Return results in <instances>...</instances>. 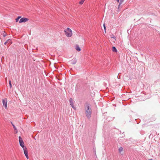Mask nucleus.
Wrapping results in <instances>:
<instances>
[{
	"mask_svg": "<svg viewBox=\"0 0 160 160\" xmlns=\"http://www.w3.org/2000/svg\"><path fill=\"white\" fill-rule=\"evenodd\" d=\"M85 108L86 116L88 118H90L92 114V109L90 108V104L88 103L86 104Z\"/></svg>",
	"mask_w": 160,
	"mask_h": 160,
	"instance_id": "1",
	"label": "nucleus"
},
{
	"mask_svg": "<svg viewBox=\"0 0 160 160\" xmlns=\"http://www.w3.org/2000/svg\"><path fill=\"white\" fill-rule=\"evenodd\" d=\"M65 34L68 37H71L72 35L71 30L69 28H68L67 30L64 31Z\"/></svg>",
	"mask_w": 160,
	"mask_h": 160,
	"instance_id": "2",
	"label": "nucleus"
},
{
	"mask_svg": "<svg viewBox=\"0 0 160 160\" xmlns=\"http://www.w3.org/2000/svg\"><path fill=\"white\" fill-rule=\"evenodd\" d=\"M2 100L3 106L5 107V109H8V107L7 106V103L8 101L7 99L4 98L3 99H2Z\"/></svg>",
	"mask_w": 160,
	"mask_h": 160,
	"instance_id": "3",
	"label": "nucleus"
},
{
	"mask_svg": "<svg viewBox=\"0 0 160 160\" xmlns=\"http://www.w3.org/2000/svg\"><path fill=\"white\" fill-rule=\"evenodd\" d=\"M19 141L20 145L22 147V148H23L24 147H26L25 146H24V142L22 138L20 136L19 137Z\"/></svg>",
	"mask_w": 160,
	"mask_h": 160,
	"instance_id": "4",
	"label": "nucleus"
},
{
	"mask_svg": "<svg viewBox=\"0 0 160 160\" xmlns=\"http://www.w3.org/2000/svg\"><path fill=\"white\" fill-rule=\"evenodd\" d=\"M24 153L27 159H28V151L26 147H24L23 148Z\"/></svg>",
	"mask_w": 160,
	"mask_h": 160,
	"instance_id": "5",
	"label": "nucleus"
},
{
	"mask_svg": "<svg viewBox=\"0 0 160 160\" xmlns=\"http://www.w3.org/2000/svg\"><path fill=\"white\" fill-rule=\"evenodd\" d=\"M28 18H22L20 19L19 23H20L23 22H25L28 21Z\"/></svg>",
	"mask_w": 160,
	"mask_h": 160,
	"instance_id": "6",
	"label": "nucleus"
},
{
	"mask_svg": "<svg viewBox=\"0 0 160 160\" xmlns=\"http://www.w3.org/2000/svg\"><path fill=\"white\" fill-rule=\"evenodd\" d=\"M124 1V0H120L119 5L118 6V11H120V10H119V9L120 7V5Z\"/></svg>",
	"mask_w": 160,
	"mask_h": 160,
	"instance_id": "7",
	"label": "nucleus"
},
{
	"mask_svg": "<svg viewBox=\"0 0 160 160\" xmlns=\"http://www.w3.org/2000/svg\"><path fill=\"white\" fill-rule=\"evenodd\" d=\"M76 49L77 51L78 52H79L81 51V49L78 45L76 46Z\"/></svg>",
	"mask_w": 160,
	"mask_h": 160,
	"instance_id": "8",
	"label": "nucleus"
},
{
	"mask_svg": "<svg viewBox=\"0 0 160 160\" xmlns=\"http://www.w3.org/2000/svg\"><path fill=\"white\" fill-rule=\"evenodd\" d=\"M70 104L71 106L74 109H75V108L74 107V106L73 104V102H71V103H70Z\"/></svg>",
	"mask_w": 160,
	"mask_h": 160,
	"instance_id": "9",
	"label": "nucleus"
},
{
	"mask_svg": "<svg viewBox=\"0 0 160 160\" xmlns=\"http://www.w3.org/2000/svg\"><path fill=\"white\" fill-rule=\"evenodd\" d=\"M119 152L121 153L123 151V148L122 147H120L118 149Z\"/></svg>",
	"mask_w": 160,
	"mask_h": 160,
	"instance_id": "10",
	"label": "nucleus"
},
{
	"mask_svg": "<svg viewBox=\"0 0 160 160\" xmlns=\"http://www.w3.org/2000/svg\"><path fill=\"white\" fill-rule=\"evenodd\" d=\"M112 51L114 52H117V50L115 47H112Z\"/></svg>",
	"mask_w": 160,
	"mask_h": 160,
	"instance_id": "11",
	"label": "nucleus"
},
{
	"mask_svg": "<svg viewBox=\"0 0 160 160\" xmlns=\"http://www.w3.org/2000/svg\"><path fill=\"white\" fill-rule=\"evenodd\" d=\"M84 1L85 0H81V1L79 2V4L81 5L82 4Z\"/></svg>",
	"mask_w": 160,
	"mask_h": 160,
	"instance_id": "12",
	"label": "nucleus"
},
{
	"mask_svg": "<svg viewBox=\"0 0 160 160\" xmlns=\"http://www.w3.org/2000/svg\"><path fill=\"white\" fill-rule=\"evenodd\" d=\"M2 34V35L4 37H5L7 35V34L6 33V32L4 31L3 32Z\"/></svg>",
	"mask_w": 160,
	"mask_h": 160,
	"instance_id": "13",
	"label": "nucleus"
},
{
	"mask_svg": "<svg viewBox=\"0 0 160 160\" xmlns=\"http://www.w3.org/2000/svg\"><path fill=\"white\" fill-rule=\"evenodd\" d=\"M9 84L10 87V88H11L12 87V85L11 84V82L10 80L9 81Z\"/></svg>",
	"mask_w": 160,
	"mask_h": 160,
	"instance_id": "14",
	"label": "nucleus"
},
{
	"mask_svg": "<svg viewBox=\"0 0 160 160\" xmlns=\"http://www.w3.org/2000/svg\"><path fill=\"white\" fill-rule=\"evenodd\" d=\"M9 41H11V40H10V39H8V40H7V42H5L4 43V44H5V45H6V44H7L8 42H9Z\"/></svg>",
	"mask_w": 160,
	"mask_h": 160,
	"instance_id": "15",
	"label": "nucleus"
},
{
	"mask_svg": "<svg viewBox=\"0 0 160 160\" xmlns=\"http://www.w3.org/2000/svg\"><path fill=\"white\" fill-rule=\"evenodd\" d=\"M103 27H104V30H105V32H106V28L105 25V24H103Z\"/></svg>",
	"mask_w": 160,
	"mask_h": 160,
	"instance_id": "16",
	"label": "nucleus"
},
{
	"mask_svg": "<svg viewBox=\"0 0 160 160\" xmlns=\"http://www.w3.org/2000/svg\"><path fill=\"white\" fill-rule=\"evenodd\" d=\"M12 124L13 126V127L14 128V129L15 130H16V127H15V126L12 123Z\"/></svg>",
	"mask_w": 160,
	"mask_h": 160,
	"instance_id": "17",
	"label": "nucleus"
},
{
	"mask_svg": "<svg viewBox=\"0 0 160 160\" xmlns=\"http://www.w3.org/2000/svg\"><path fill=\"white\" fill-rule=\"evenodd\" d=\"M19 19L18 18H16V22H18V21Z\"/></svg>",
	"mask_w": 160,
	"mask_h": 160,
	"instance_id": "18",
	"label": "nucleus"
},
{
	"mask_svg": "<svg viewBox=\"0 0 160 160\" xmlns=\"http://www.w3.org/2000/svg\"><path fill=\"white\" fill-rule=\"evenodd\" d=\"M8 43L9 44H11L12 43V42L11 41H9V42H8Z\"/></svg>",
	"mask_w": 160,
	"mask_h": 160,
	"instance_id": "19",
	"label": "nucleus"
},
{
	"mask_svg": "<svg viewBox=\"0 0 160 160\" xmlns=\"http://www.w3.org/2000/svg\"><path fill=\"white\" fill-rule=\"evenodd\" d=\"M69 101H70V103H71V102H72V99L70 98V100H69Z\"/></svg>",
	"mask_w": 160,
	"mask_h": 160,
	"instance_id": "20",
	"label": "nucleus"
},
{
	"mask_svg": "<svg viewBox=\"0 0 160 160\" xmlns=\"http://www.w3.org/2000/svg\"><path fill=\"white\" fill-rule=\"evenodd\" d=\"M112 38H113L115 40V37H111Z\"/></svg>",
	"mask_w": 160,
	"mask_h": 160,
	"instance_id": "21",
	"label": "nucleus"
},
{
	"mask_svg": "<svg viewBox=\"0 0 160 160\" xmlns=\"http://www.w3.org/2000/svg\"><path fill=\"white\" fill-rule=\"evenodd\" d=\"M18 18L19 19L20 18H21V17H18Z\"/></svg>",
	"mask_w": 160,
	"mask_h": 160,
	"instance_id": "22",
	"label": "nucleus"
},
{
	"mask_svg": "<svg viewBox=\"0 0 160 160\" xmlns=\"http://www.w3.org/2000/svg\"><path fill=\"white\" fill-rule=\"evenodd\" d=\"M116 0L118 2H119V0Z\"/></svg>",
	"mask_w": 160,
	"mask_h": 160,
	"instance_id": "23",
	"label": "nucleus"
},
{
	"mask_svg": "<svg viewBox=\"0 0 160 160\" xmlns=\"http://www.w3.org/2000/svg\"><path fill=\"white\" fill-rule=\"evenodd\" d=\"M76 62L75 61V62H73V64H75V63H76Z\"/></svg>",
	"mask_w": 160,
	"mask_h": 160,
	"instance_id": "24",
	"label": "nucleus"
},
{
	"mask_svg": "<svg viewBox=\"0 0 160 160\" xmlns=\"http://www.w3.org/2000/svg\"><path fill=\"white\" fill-rule=\"evenodd\" d=\"M148 160H152V159H149Z\"/></svg>",
	"mask_w": 160,
	"mask_h": 160,
	"instance_id": "25",
	"label": "nucleus"
}]
</instances>
